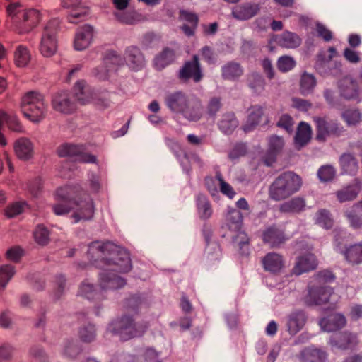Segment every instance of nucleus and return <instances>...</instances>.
I'll return each instance as SVG.
<instances>
[{
  "label": "nucleus",
  "mask_w": 362,
  "mask_h": 362,
  "mask_svg": "<svg viewBox=\"0 0 362 362\" xmlns=\"http://www.w3.org/2000/svg\"><path fill=\"white\" fill-rule=\"evenodd\" d=\"M88 257L96 267L104 271L99 274L101 290L123 287L126 281L113 272L127 273L132 269L129 252L111 242H92L88 245Z\"/></svg>",
  "instance_id": "f257e3e1"
},
{
  "label": "nucleus",
  "mask_w": 362,
  "mask_h": 362,
  "mask_svg": "<svg viewBox=\"0 0 362 362\" xmlns=\"http://www.w3.org/2000/svg\"><path fill=\"white\" fill-rule=\"evenodd\" d=\"M55 199L57 203L52 206L53 212L57 216L74 211V223L90 220L95 212L90 196L79 186H64L57 189Z\"/></svg>",
  "instance_id": "f03ea898"
},
{
  "label": "nucleus",
  "mask_w": 362,
  "mask_h": 362,
  "mask_svg": "<svg viewBox=\"0 0 362 362\" xmlns=\"http://www.w3.org/2000/svg\"><path fill=\"white\" fill-rule=\"evenodd\" d=\"M164 104L170 112L181 115L189 122H198L204 115L201 99L182 90L167 92Z\"/></svg>",
  "instance_id": "7ed1b4c3"
},
{
  "label": "nucleus",
  "mask_w": 362,
  "mask_h": 362,
  "mask_svg": "<svg viewBox=\"0 0 362 362\" xmlns=\"http://www.w3.org/2000/svg\"><path fill=\"white\" fill-rule=\"evenodd\" d=\"M7 27L18 34L30 32L41 20L40 12L34 8L25 10L19 2H11L6 7Z\"/></svg>",
  "instance_id": "20e7f679"
},
{
  "label": "nucleus",
  "mask_w": 362,
  "mask_h": 362,
  "mask_svg": "<svg viewBox=\"0 0 362 362\" xmlns=\"http://www.w3.org/2000/svg\"><path fill=\"white\" fill-rule=\"evenodd\" d=\"M302 185L301 177L291 171L280 174L269 188V197L274 201L284 200L297 192Z\"/></svg>",
  "instance_id": "39448f33"
},
{
  "label": "nucleus",
  "mask_w": 362,
  "mask_h": 362,
  "mask_svg": "<svg viewBox=\"0 0 362 362\" xmlns=\"http://www.w3.org/2000/svg\"><path fill=\"white\" fill-rule=\"evenodd\" d=\"M145 322H135L132 317L124 315L121 318L112 321L107 327V332L115 334L124 340L141 336L146 330Z\"/></svg>",
  "instance_id": "423d86ee"
},
{
  "label": "nucleus",
  "mask_w": 362,
  "mask_h": 362,
  "mask_svg": "<svg viewBox=\"0 0 362 362\" xmlns=\"http://www.w3.org/2000/svg\"><path fill=\"white\" fill-rule=\"evenodd\" d=\"M59 28V20L54 18L46 25L41 38L40 51L45 57L53 56L57 49V34Z\"/></svg>",
  "instance_id": "0eeeda50"
},
{
  "label": "nucleus",
  "mask_w": 362,
  "mask_h": 362,
  "mask_svg": "<svg viewBox=\"0 0 362 362\" xmlns=\"http://www.w3.org/2000/svg\"><path fill=\"white\" fill-rule=\"evenodd\" d=\"M74 90L76 99L81 104H86L93 99L95 105L100 108L105 109L110 107L112 103L110 93L104 92L92 97L89 88L86 86L83 81H78L75 84Z\"/></svg>",
  "instance_id": "6e6552de"
},
{
  "label": "nucleus",
  "mask_w": 362,
  "mask_h": 362,
  "mask_svg": "<svg viewBox=\"0 0 362 362\" xmlns=\"http://www.w3.org/2000/svg\"><path fill=\"white\" fill-rule=\"evenodd\" d=\"M316 125L315 139L319 142H325L328 137H340L344 135L346 130L344 127L333 120H327L322 117H315Z\"/></svg>",
  "instance_id": "1a4fd4ad"
},
{
  "label": "nucleus",
  "mask_w": 362,
  "mask_h": 362,
  "mask_svg": "<svg viewBox=\"0 0 362 362\" xmlns=\"http://www.w3.org/2000/svg\"><path fill=\"white\" fill-rule=\"evenodd\" d=\"M57 153L60 157H69L75 161L85 163H95L97 158L88 153L83 145L64 144L59 146Z\"/></svg>",
  "instance_id": "9d476101"
},
{
  "label": "nucleus",
  "mask_w": 362,
  "mask_h": 362,
  "mask_svg": "<svg viewBox=\"0 0 362 362\" xmlns=\"http://www.w3.org/2000/svg\"><path fill=\"white\" fill-rule=\"evenodd\" d=\"M178 78L184 82L192 78L195 83H198L202 79L203 74L197 55H194L192 60L184 63L178 72Z\"/></svg>",
  "instance_id": "9b49d317"
},
{
  "label": "nucleus",
  "mask_w": 362,
  "mask_h": 362,
  "mask_svg": "<svg viewBox=\"0 0 362 362\" xmlns=\"http://www.w3.org/2000/svg\"><path fill=\"white\" fill-rule=\"evenodd\" d=\"M333 293L332 288L325 284L310 286L305 297V303L309 305H320L328 302Z\"/></svg>",
  "instance_id": "f8f14e48"
},
{
  "label": "nucleus",
  "mask_w": 362,
  "mask_h": 362,
  "mask_svg": "<svg viewBox=\"0 0 362 362\" xmlns=\"http://www.w3.org/2000/svg\"><path fill=\"white\" fill-rule=\"evenodd\" d=\"M104 65L95 69V76L100 80H106L110 76V73L116 70L118 66L123 63V59L115 51L108 52L104 58Z\"/></svg>",
  "instance_id": "ddd939ff"
},
{
  "label": "nucleus",
  "mask_w": 362,
  "mask_h": 362,
  "mask_svg": "<svg viewBox=\"0 0 362 362\" xmlns=\"http://www.w3.org/2000/svg\"><path fill=\"white\" fill-rule=\"evenodd\" d=\"M329 344L333 350H346L357 345V336L347 332H335L331 335Z\"/></svg>",
  "instance_id": "4468645a"
},
{
  "label": "nucleus",
  "mask_w": 362,
  "mask_h": 362,
  "mask_svg": "<svg viewBox=\"0 0 362 362\" xmlns=\"http://www.w3.org/2000/svg\"><path fill=\"white\" fill-rule=\"evenodd\" d=\"M124 60L127 65L133 71L141 70L146 65L144 56L136 46H129L126 48Z\"/></svg>",
  "instance_id": "2eb2a0df"
},
{
  "label": "nucleus",
  "mask_w": 362,
  "mask_h": 362,
  "mask_svg": "<svg viewBox=\"0 0 362 362\" xmlns=\"http://www.w3.org/2000/svg\"><path fill=\"white\" fill-rule=\"evenodd\" d=\"M52 105L54 110L63 114H71L76 110L71 95L66 91L56 93L52 98Z\"/></svg>",
  "instance_id": "dca6fc26"
},
{
  "label": "nucleus",
  "mask_w": 362,
  "mask_h": 362,
  "mask_svg": "<svg viewBox=\"0 0 362 362\" xmlns=\"http://www.w3.org/2000/svg\"><path fill=\"white\" fill-rule=\"evenodd\" d=\"M94 30L90 25H84L77 29L74 40V47L76 50L86 49L92 42Z\"/></svg>",
  "instance_id": "f3484780"
},
{
  "label": "nucleus",
  "mask_w": 362,
  "mask_h": 362,
  "mask_svg": "<svg viewBox=\"0 0 362 362\" xmlns=\"http://www.w3.org/2000/svg\"><path fill=\"white\" fill-rule=\"evenodd\" d=\"M261 9V4L255 2H246L235 6L233 16L240 21H246L256 16Z\"/></svg>",
  "instance_id": "a211bd4d"
},
{
  "label": "nucleus",
  "mask_w": 362,
  "mask_h": 362,
  "mask_svg": "<svg viewBox=\"0 0 362 362\" xmlns=\"http://www.w3.org/2000/svg\"><path fill=\"white\" fill-rule=\"evenodd\" d=\"M34 105H21L24 116L33 122L42 120L46 115L47 105L45 100H38Z\"/></svg>",
  "instance_id": "6ab92c4d"
},
{
  "label": "nucleus",
  "mask_w": 362,
  "mask_h": 362,
  "mask_svg": "<svg viewBox=\"0 0 362 362\" xmlns=\"http://www.w3.org/2000/svg\"><path fill=\"white\" fill-rule=\"evenodd\" d=\"M339 89L341 96L346 100H355L359 96L358 82L349 76L344 77L339 81Z\"/></svg>",
  "instance_id": "aec40b11"
},
{
  "label": "nucleus",
  "mask_w": 362,
  "mask_h": 362,
  "mask_svg": "<svg viewBox=\"0 0 362 362\" xmlns=\"http://www.w3.org/2000/svg\"><path fill=\"white\" fill-rule=\"evenodd\" d=\"M179 20L189 23L183 24L180 27L181 30L185 35L187 37L193 36L199 23L198 16L195 13L180 9L179 11Z\"/></svg>",
  "instance_id": "412c9836"
},
{
  "label": "nucleus",
  "mask_w": 362,
  "mask_h": 362,
  "mask_svg": "<svg viewBox=\"0 0 362 362\" xmlns=\"http://www.w3.org/2000/svg\"><path fill=\"white\" fill-rule=\"evenodd\" d=\"M284 146V141L282 137L273 135L269 139L268 149L264 156V163L270 166L275 162L276 156L281 151Z\"/></svg>",
  "instance_id": "4be33fe9"
},
{
  "label": "nucleus",
  "mask_w": 362,
  "mask_h": 362,
  "mask_svg": "<svg viewBox=\"0 0 362 362\" xmlns=\"http://www.w3.org/2000/svg\"><path fill=\"white\" fill-rule=\"evenodd\" d=\"M361 189L362 182L355 179L352 183L336 192L337 198L341 203L352 201L357 197Z\"/></svg>",
  "instance_id": "5701e85b"
},
{
  "label": "nucleus",
  "mask_w": 362,
  "mask_h": 362,
  "mask_svg": "<svg viewBox=\"0 0 362 362\" xmlns=\"http://www.w3.org/2000/svg\"><path fill=\"white\" fill-rule=\"evenodd\" d=\"M346 322V318L343 315L334 313L322 318L319 325L324 331L329 332L341 329Z\"/></svg>",
  "instance_id": "b1692460"
},
{
  "label": "nucleus",
  "mask_w": 362,
  "mask_h": 362,
  "mask_svg": "<svg viewBox=\"0 0 362 362\" xmlns=\"http://www.w3.org/2000/svg\"><path fill=\"white\" fill-rule=\"evenodd\" d=\"M262 240L270 247H278L284 243L286 238L284 232L276 226L267 228L262 233Z\"/></svg>",
  "instance_id": "393cba45"
},
{
  "label": "nucleus",
  "mask_w": 362,
  "mask_h": 362,
  "mask_svg": "<svg viewBox=\"0 0 362 362\" xmlns=\"http://www.w3.org/2000/svg\"><path fill=\"white\" fill-rule=\"evenodd\" d=\"M306 322L305 313L303 310H296L291 312L287 317V329L290 334L295 335L302 329Z\"/></svg>",
  "instance_id": "a878e982"
},
{
  "label": "nucleus",
  "mask_w": 362,
  "mask_h": 362,
  "mask_svg": "<svg viewBox=\"0 0 362 362\" xmlns=\"http://www.w3.org/2000/svg\"><path fill=\"white\" fill-rule=\"evenodd\" d=\"M334 245L335 250L343 253L349 262L355 264H362V243L351 245L345 250L341 248L340 243H337V239L335 240Z\"/></svg>",
  "instance_id": "bb28decb"
},
{
  "label": "nucleus",
  "mask_w": 362,
  "mask_h": 362,
  "mask_svg": "<svg viewBox=\"0 0 362 362\" xmlns=\"http://www.w3.org/2000/svg\"><path fill=\"white\" fill-rule=\"evenodd\" d=\"M342 173L354 175L358 170V163L356 157L350 153H344L339 160Z\"/></svg>",
  "instance_id": "cd10ccee"
},
{
  "label": "nucleus",
  "mask_w": 362,
  "mask_h": 362,
  "mask_svg": "<svg viewBox=\"0 0 362 362\" xmlns=\"http://www.w3.org/2000/svg\"><path fill=\"white\" fill-rule=\"evenodd\" d=\"M14 150L18 158L23 160H29L33 154V146L27 138L18 139L14 144Z\"/></svg>",
  "instance_id": "c85d7f7f"
},
{
  "label": "nucleus",
  "mask_w": 362,
  "mask_h": 362,
  "mask_svg": "<svg viewBox=\"0 0 362 362\" xmlns=\"http://www.w3.org/2000/svg\"><path fill=\"white\" fill-rule=\"evenodd\" d=\"M317 261L315 256L313 254H306L298 258L294 267V273L300 275L316 268Z\"/></svg>",
  "instance_id": "c756f323"
},
{
  "label": "nucleus",
  "mask_w": 362,
  "mask_h": 362,
  "mask_svg": "<svg viewBox=\"0 0 362 362\" xmlns=\"http://www.w3.org/2000/svg\"><path fill=\"white\" fill-rule=\"evenodd\" d=\"M78 295L89 300H101L104 296L101 291L98 290L88 280L83 281L78 288Z\"/></svg>",
  "instance_id": "7c9ffc66"
},
{
  "label": "nucleus",
  "mask_w": 362,
  "mask_h": 362,
  "mask_svg": "<svg viewBox=\"0 0 362 362\" xmlns=\"http://www.w3.org/2000/svg\"><path fill=\"white\" fill-rule=\"evenodd\" d=\"M219 130L224 134H231L238 126V121L233 112L223 114L218 122Z\"/></svg>",
  "instance_id": "2f4dec72"
},
{
  "label": "nucleus",
  "mask_w": 362,
  "mask_h": 362,
  "mask_svg": "<svg viewBox=\"0 0 362 362\" xmlns=\"http://www.w3.org/2000/svg\"><path fill=\"white\" fill-rule=\"evenodd\" d=\"M221 250L216 243H208L205 249L204 258L209 267L216 266L221 260Z\"/></svg>",
  "instance_id": "473e14b6"
},
{
  "label": "nucleus",
  "mask_w": 362,
  "mask_h": 362,
  "mask_svg": "<svg viewBox=\"0 0 362 362\" xmlns=\"http://www.w3.org/2000/svg\"><path fill=\"white\" fill-rule=\"evenodd\" d=\"M311 134L312 129L310 126L305 122H300L295 136V144L296 148L300 149L307 145L311 139Z\"/></svg>",
  "instance_id": "72a5a7b5"
},
{
  "label": "nucleus",
  "mask_w": 362,
  "mask_h": 362,
  "mask_svg": "<svg viewBox=\"0 0 362 362\" xmlns=\"http://www.w3.org/2000/svg\"><path fill=\"white\" fill-rule=\"evenodd\" d=\"M265 270L272 273L279 272L284 267V260L281 255L276 252H269L262 259Z\"/></svg>",
  "instance_id": "f704fd0d"
},
{
  "label": "nucleus",
  "mask_w": 362,
  "mask_h": 362,
  "mask_svg": "<svg viewBox=\"0 0 362 362\" xmlns=\"http://www.w3.org/2000/svg\"><path fill=\"white\" fill-rule=\"evenodd\" d=\"M113 16L117 21L125 25H134L141 20V15L132 9L115 11Z\"/></svg>",
  "instance_id": "c9c22d12"
},
{
  "label": "nucleus",
  "mask_w": 362,
  "mask_h": 362,
  "mask_svg": "<svg viewBox=\"0 0 362 362\" xmlns=\"http://www.w3.org/2000/svg\"><path fill=\"white\" fill-rule=\"evenodd\" d=\"M276 41L280 46L288 49L296 48L301 43L299 36L289 31H285L282 34L276 35Z\"/></svg>",
  "instance_id": "e433bc0d"
},
{
  "label": "nucleus",
  "mask_w": 362,
  "mask_h": 362,
  "mask_svg": "<svg viewBox=\"0 0 362 362\" xmlns=\"http://www.w3.org/2000/svg\"><path fill=\"white\" fill-rule=\"evenodd\" d=\"M300 356L303 362H325L327 357L325 351L313 347L303 349Z\"/></svg>",
  "instance_id": "4c0bfd02"
},
{
  "label": "nucleus",
  "mask_w": 362,
  "mask_h": 362,
  "mask_svg": "<svg viewBox=\"0 0 362 362\" xmlns=\"http://www.w3.org/2000/svg\"><path fill=\"white\" fill-rule=\"evenodd\" d=\"M243 74V69L239 63L230 62L221 68V75L226 80L235 81Z\"/></svg>",
  "instance_id": "58836bf2"
},
{
  "label": "nucleus",
  "mask_w": 362,
  "mask_h": 362,
  "mask_svg": "<svg viewBox=\"0 0 362 362\" xmlns=\"http://www.w3.org/2000/svg\"><path fill=\"white\" fill-rule=\"evenodd\" d=\"M305 200L296 197L281 204L279 210L283 213H300L305 210Z\"/></svg>",
  "instance_id": "ea45409f"
},
{
  "label": "nucleus",
  "mask_w": 362,
  "mask_h": 362,
  "mask_svg": "<svg viewBox=\"0 0 362 362\" xmlns=\"http://www.w3.org/2000/svg\"><path fill=\"white\" fill-rule=\"evenodd\" d=\"M264 116L263 108L259 105L252 106L247 118L246 124L243 127L245 132H250L259 125Z\"/></svg>",
  "instance_id": "a19ab883"
},
{
  "label": "nucleus",
  "mask_w": 362,
  "mask_h": 362,
  "mask_svg": "<svg viewBox=\"0 0 362 362\" xmlns=\"http://www.w3.org/2000/svg\"><path fill=\"white\" fill-rule=\"evenodd\" d=\"M175 59V52L166 47L154 59V64L157 69L161 70L170 64Z\"/></svg>",
  "instance_id": "79ce46f5"
},
{
  "label": "nucleus",
  "mask_w": 362,
  "mask_h": 362,
  "mask_svg": "<svg viewBox=\"0 0 362 362\" xmlns=\"http://www.w3.org/2000/svg\"><path fill=\"white\" fill-rule=\"evenodd\" d=\"M197 208L198 214L202 219H208L212 214L211 204L207 197L200 194L197 197Z\"/></svg>",
  "instance_id": "37998d69"
},
{
  "label": "nucleus",
  "mask_w": 362,
  "mask_h": 362,
  "mask_svg": "<svg viewBox=\"0 0 362 362\" xmlns=\"http://www.w3.org/2000/svg\"><path fill=\"white\" fill-rule=\"evenodd\" d=\"M226 221L229 230L239 231L243 223L242 213L236 209H229L226 216Z\"/></svg>",
  "instance_id": "c03bdc74"
},
{
  "label": "nucleus",
  "mask_w": 362,
  "mask_h": 362,
  "mask_svg": "<svg viewBox=\"0 0 362 362\" xmlns=\"http://www.w3.org/2000/svg\"><path fill=\"white\" fill-rule=\"evenodd\" d=\"M332 58V56H329L328 59L322 57L320 55L318 56L317 60L315 64V68L320 75L327 76L337 74V71H333L331 69L333 64Z\"/></svg>",
  "instance_id": "a18cd8bd"
},
{
  "label": "nucleus",
  "mask_w": 362,
  "mask_h": 362,
  "mask_svg": "<svg viewBox=\"0 0 362 362\" xmlns=\"http://www.w3.org/2000/svg\"><path fill=\"white\" fill-rule=\"evenodd\" d=\"M316 85V80L312 74L304 73L300 78V90L301 94L307 95L313 92Z\"/></svg>",
  "instance_id": "49530a36"
},
{
  "label": "nucleus",
  "mask_w": 362,
  "mask_h": 362,
  "mask_svg": "<svg viewBox=\"0 0 362 362\" xmlns=\"http://www.w3.org/2000/svg\"><path fill=\"white\" fill-rule=\"evenodd\" d=\"M78 336L81 341L90 343L96 337V329L94 325L88 323L82 325L78 331Z\"/></svg>",
  "instance_id": "de8ad7c7"
},
{
  "label": "nucleus",
  "mask_w": 362,
  "mask_h": 362,
  "mask_svg": "<svg viewBox=\"0 0 362 362\" xmlns=\"http://www.w3.org/2000/svg\"><path fill=\"white\" fill-rule=\"evenodd\" d=\"M14 59L18 66L23 67L26 66L30 59L28 48L23 45H18L15 51Z\"/></svg>",
  "instance_id": "09e8293b"
},
{
  "label": "nucleus",
  "mask_w": 362,
  "mask_h": 362,
  "mask_svg": "<svg viewBox=\"0 0 362 362\" xmlns=\"http://www.w3.org/2000/svg\"><path fill=\"white\" fill-rule=\"evenodd\" d=\"M33 236L36 243L40 245H46L49 241V232L42 224L37 226L33 232Z\"/></svg>",
  "instance_id": "8fccbe9b"
},
{
  "label": "nucleus",
  "mask_w": 362,
  "mask_h": 362,
  "mask_svg": "<svg viewBox=\"0 0 362 362\" xmlns=\"http://www.w3.org/2000/svg\"><path fill=\"white\" fill-rule=\"evenodd\" d=\"M15 274V268L11 264L3 265L0 268V289H4Z\"/></svg>",
  "instance_id": "3c124183"
},
{
  "label": "nucleus",
  "mask_w": 362,
  "mask_h": 362,
  "mask_svg": "<svg viewBox=\"0 0 362 362\" xmlns=\"http://www.w3.org/2000/svg\"><path fill=\"white\" fill-rule=\"evenodd\" d=\"M316 222L325 229H330L333 226V219L329 211L326 209L319 210L316 214Z\"/></svg>",
  "instance_id": "603ef678"
},
{
  "label": "nucleus",
  "mask_w": 362,
  "mask_h": 362,
  "mask_svg": "<svg viewBox=\"0 0 362 362\" xmlns=\"http://www.w3.org/2000/svg\"><path fill=\"white\" fill-rule=\"evenodd\" d=\"M249 87L253 90V91L257 94L261 93L265 86V82L262 76L257 74H252L249 77Z\"/></svg>",
  "instance_id": "864d4df0"
},
{
  "label": "nucleus",
  "mask_w": 362,
  "mask_h": 362,
  "mask_svg": "<svg viewBox=\"0 0 362 362\" xmlns=\"http://www.w3.org/2000/svg\"><path fill=\"white\" fill-rule=\"evenodd\" d=\"M342 119L348 126H354L360 122L361 113L358 110H346L341 115Z\"/></svg>",
  "instance_id": "5fc2aeb1"
},
{
  "label": "nucleus",
  "mask_w": 362,
  "mask_h": 362,
  "mask_svg": "<svg viewBox=\"0 0 362 362\" xmlns=\"http://www.w3.org/2000/svg\"><path fill=\"white\" fill-rule=\"evenodd\" d=\"M336 174L334 167L326 165L320 167L317 171V176L321 182H329L333 180Z\"/></svg>",
  "instance_id": "6e6d98bb"
},
{
  "label": "nucleus",
  "mask_w": 362,
  "mask_h": 362,
  "mask_svg": "<svg viewBox=\"0 0 362 362\" xmlns=\"http://www.w3.org/2000/svg\"><path fill=\"white\" fill-rule=\"evenodd\" d=\"M222 107L221 97L211 98L206 105V113L211 117H215Z\"/></svg>",
  "instance_id": "4d7b16f0"
},
{
  "label": "nucleus",
  "mask_w": 362,
  "mask_h": 362,
  "mask_svg": "<svg viewBox=\"0 0 362 362\" xmlns=\"http://www.w3.org/2000/svg\"><path fill=\"white\" fill-rule=\"evenodd\" d=\"M296 66L295 60L288 56L281 57L277 62L278 69L282 72H287Z\"/></svg>",
  "instance_id": "13d9d810"
},
{
  "label": "nucleus",
  "mask_w": 362,
  "mask_h": 362,
  "mask_svg": "<svg viewBox=\"0 0 362 362\" xmlns=\"http://www.w3.org/2000/svg\"><path fill=\"white\" fill-rule=\"evenodd\" d=\"M38 100H44L43 95L36 91H30L23 97L21 105H34Z\"/></svg>",
  "instance_id": "bf43d9fd"
},
{
  "label": "nucleus",
  "mask_w": 362,
  "mask_h": 362,
  "mask_svg": "<svg viewBox=\"0 0 362 362\" xmlns=\"http://www.w3.org/2000/svg\"><path fill=\"white\" fill-rule=\"evenodd\" d=\"M276 125L277 127L286 130L288 133H291L293 129V118L288 114H284L279 118Z\"/></svg>",
  "instance_id": "052dcab7"
},
{
  "label": "nucleus",
  "mask_w": 362,
  "mask_h": 362,
  "mask_svg": "<svg viewBox=\"0 0 362 362\" xmlns=\"http://www.w3.org/2000/svg\"><path fill=\"white\" fill-rule=\"evenodd\" d=\"M80 347L74 341H68L65 345L63 354L70 358H74L80 353Z\"/></svg>",
  "instance_id": "680f3d73"
},
{
  "label": "nucleus",
  "mask_w": 362,
  "mask_h": 362,
  "mask_svg": "<svg viewBox=\"0 0 362 362\" xmlns=\"http://www.w3.org/2000/svg\"><path fill=\"white\" fill-rule=\"evenodd\" d=\"M345 216L353 228L358 229L362 227V216L356 214L354 211H346Z\"/></svg>",
  "instance_id": "e2e57ef3"
},
{
  "label": "nucleus",
  "mask_w": 362,
  "mask_h": 362,
  "mask_svg": "<svg viewBox=\"0 0 362 362\" xmlns=\"http://www.w3.org/2000/svg\"><path fill=\"white\" fill-rule=\"evenodd\" d=\"M142 303V299L139 295H134L125 301V306L129 310L136 312Z\"/></svg>",
  "instance_id": "0e129e2a"
},
{
  "label": "nucleus",
  "mask_w": 362,
  "mask_h": 362,
  "mask_svg": "<svg viewBox=\"0 0 362 362\" xmlns=\"http://www.w3.org/2000/svg\"><path fill=\"white\" fill-rule=\"evenodd\" d=\"M292 107L303 112H306L310 110L312 107V104L307 100L293 98H292Z\"/></svg>",
  "instance_id": "69168bd1"
},
{
  "label": "nucleus",
  "mask_w": 362,
  "mask_h": 362,
  "mask_svg": "<svg viewBox=\"0 0 362 362\" xmlns=\"http://www.w3.org/2000/svg\"><path fill=\"white\" fill-rule=\"evenodd\" d=\"M247 148L245 144L240 143L237 144L228 154L230 159L232 160L238 159L246 153Z\"/></svg>",
  "instance_id": "338daca9"
},
{
  "label": "nucleus",
  "mask_w": 362,
  "mask_h": 362,
  "mask_svg": "<svg viewBox=\"0 0 362 362\" xmlns=\"http://www.w3.org/2000/svg\"><path fill=\"white\" fill-rule=\"evenodd\" d=\"M30 354L35 362H49L48 358L44 350L40 346H33L30 349Z\"/></svg>",
  "instance_id": "774afa93"
}]
</instances>
